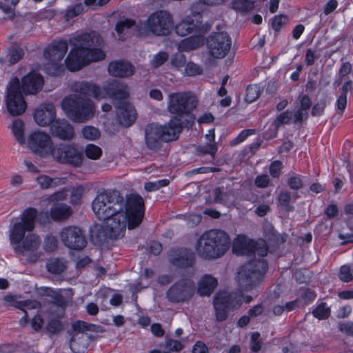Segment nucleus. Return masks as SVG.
<instances>
[{
    "mask_svg": "<svg viewBox=\"0 0 353 353\" xmlns=\"http://www.w3.org/2000/svg\"><path fill=\"white\" fill-rule=\"evenodd\" d=\"M92 208L99 220L106 222L105 229H101V243L105 236L111 239L123 236L126 226L129 229L138 227L145 214V203L141 196L131 194L125 202L117 190L98 192Z\"/></svg>",
    "mask_w": 353,
    "mask_h": 353,
    "instance_id": "1",
    "label": "nucleus"
},
{
    "mask_svg": "<svg viewBox=\"0 0 353 353\" xmlns=\"http://www.w3.org/2000/svg\"><path fill=\"white\" fill-rule=\"evenodd\" d=\"M103 43L102 37L94 31L70 39L72 48L65 59L67 68L70 71H77L90 62L104 59L105 54L101 49Z\"/></svg>",
    "mask_w": 353,
    "mask_h": 353,
    "instance_id": "2",
    "label": "nucleus"
},
{
    "mask_svg": "<svg viewBox=\"0 0 353 353\" xmlns=\"http://www.w3.org/2000/svg\"><path fill=\"white\" fill-rule=\"evenodd\" d=\"M230 236L225 231L213 229L200 236L195 250L200 258L211 261L222 257L230 249Z\"/></svg>",
    "mask_w": 353,
    "mask_h": 353,
    "instance_id": "3",
    "label": "nucleus"
},
{
    "mask_svg": "<svg viewBox=\"0 0 353 353\" xmlns=\"http://www.w3.org/2000/svg\"><path fill=\"white\" fill-rule=\"evenodd\" d=\"M183 130L181 120L176 117L171 118L165 125L150 123L145 128V143L154 152L159 151L163 142L176 140Z\"/></svg>",
    "mask_w": 353,
    "mask_h": 353,
    "instance_id": "4",
    "label": "nucleus"
},
{
    "mask_svg": "<svg viewBox=\"0 0 353 353\" xmlns=\"http://www.w3.org/2000/svg\"><path fill=\"white\" fill-rule=\"evenodd\" d=\"M61 106L69 119L76 123H85L94 114V105L88 97H82L77 94L65 97Z\"/></svg>",
    "mask_w": 353,
    "mask_h": 353,
    "instance_id": "5",
    "label": "nucleus"
},
{
    "mask_svg": "<svg viewBox=\"0 0 353 353\" xmlns=\"http://www.w3.org/2000/svg\"><path fill=\"white\" fill-rule=\"evenodd\" d=\"M171 27V16L167 12L161 10L152 13L146 21H139L136 33L143 37L151 34L163 36L169 34Z\"/></svg>",
    "mask_w": 353,
    "mask_h": 353,
    "instance_id": "6",
    "label": "nucleus"
},
{
    "mask_svg": "<svg viewBox=\"0 0 353 353\" xmlns=\"http://www.w3.org/2000/svg\"><path fill=\"white\" fill-rule=\"evenodd\" d=\"M268 265L263 259H254L243 265L239 272V282L243 290L249 291L263 281Z\"/></svg>",
    "mask_w": 353,
    "mask_h": 353,
    "instance_id": "7",
    "label": "nucleus"
},
{
    "mask_svg": "<svg viewBox=\"0 0 353 353\" xmlns=\"http://www.w3.org/2000/svg\"><path fill=\"white\" fill-rule=\"evenodd\" d=\"M197 105V99L195 95L190 92H176L169 94L168 105V111L176 114L178 119L186 116L190 117L188 123H192L194 118L190 115L191 112Z\"/></svg>",
    "mask_w": 353,
    "mask_h": 353,
    "instance_id": "8",
    "label": "nucleus"
},
{
    "mask_svg": "<svg viewBox=\"0 0 353 353\" xmlns=\"http://www.w3.org/2000/svg\"><path fill=\"white\" fill-rule=\"evenodd\" d=\"M6 108L9 114L13 117L25 112L27 104L23 97L19 79L13 78L8 83L6 97Z\"/></svg>",
    "mask_w": 353,
    "mask_h": 353,
    "instance_id": "9",
    "label": "nucleus"
},
{
    "mask_svg": "<svg viewBox=\"0 0 353 353\" xmlns=\"http://www.w3.org/2000/svg\"><path fill=\"white\" fill-rule=\"evenodd\" d=\"M52 156L59 163L80 167L83 162V150L74 145L60 143L52 150Z\"/></svg>",
    "mask_w": 353,
    "mask_h": 353,
    "instance_id": "10",
    "label": "nucleus"
},
{
    "mask_svg": "<svg viewBox=\"0 0 353 353\" xmlns=\"http://www.w3.org/2000/svg\"><path fill=\"white\" fill-rule=\"evenodd\" d=\"M37 216V210L34 208H29L24 210L21 214V221L16 223L10 231V240L12 248L25 238L26 232H31L34 230Z\"/></svg>",
    "mask_w": 353,
    "mask_h": 353,
    "instance_id": "11",
    "label": "nucleus"
},
{
    "mask_svg": "<svg viewBox=\"0 0 353 353\" xmlns=\"http://www.w3.org/2000/svg\"><path fill=\"white\" fill-rule=\"evenodd\" d=\"M195 285L189 279H182L174 283L168 290L166 296L172 303H183L190 299L194 294Z\"/></svg>",
    "mask_w": 353,
    "mask_h": 353,
    "instance_id": "12",
    "label": "nucleus"
},
{
    "mask_svg": "<svg viewBox=\"0 0 353 353\" xmlns=\"http://www.w3.org/2000/svg\"><path fill=\"white\" fill-rule=\"evenodd\" d=\"M232 40L226 32H214L207 39L209 52L214 58L225 57L231 49Z\"/></svg>",
    "mask_w": 353,
    "mask_h": 353,
    "instance_id": "13",
    "label": "nucleus"
},
{
    "mask_svg": "<svg viewBox=\"0 0 353 353\" xmlns=\"http://www.w3.org/2000/svg\"><path fill=\"white\" fill-rule=\"evenodd\" d=\"M41 244V239L39 236L34 234L27 235L20 243L13 247L15 253L19 256H26L27 260L33 263L37 261L41 253L39 248Z\"/></svg>",
    "mask_w": 353,
    "mask_h": 353,
    "instance_id": "14",
    "label": "nucleus"
},
{
    "mask_svg": "<svg viewBox=\"0 0 353 353\" xmlns=\"http://www.w3.org/2000/svg\"><path fill=\"white\" fill-rule=\"evenodd\" d=\"M63 244L70 250H81L87 245V239L82 230L77 226L64 227L60 232Z\"/></svg>",
    "mask_w": 353,
    "mask_h": 353,
    "instance_id": "15",
    "label": "nucleus"
},
{
    "mask_svg": "<svg viewBox=\"0 0 353 353\" xmlns=\"http://www.w3.org/2000/svg\"><path fill=\"white\" fill-rule=\"evenodd\" d=\"M232 251L236 255H245L248 257H252L255 255L263 257L268 254V249L264 241L257 242L250 241L248 243L242 241H236L234 242Z\"/></svg>",
    "mask_w": 353,
    "mask_h": 353,
    "instance_id": "16",
    "label": "nucleus"
},
{
    "mask_svg": "<svg viewBox=\"0 0 353 353\" xmlns=\"http://www.w3.org/2000/svg\"><path fill=\"white\" fill-rule=\"evenodd\" d=\"M30 149L41 157L52 153V141L49 134L41 131L30 134L28 139Z\"/></svg>",
    "mask_w": 353,
    "mask_h": 353,
    "instance_id": "17",
    "label": "nucleus"
},
{
    "mask_svg": "<svg viewBox=\"0 0 353 353\" xmlns=\"http://www.w3.org/2000/svg\"><path fill=\"white\" fill-rule=\"evenodd\" d=\"M195 254L185 248H172L168 252V261L179 268H191L195 263Z\"/></svg>",
    "mask_w": 353,
    "mask_h": 353,
    "instance_id": "18",
    "label": "nucleus"
},
{
    "mask_svg": "<svg viewBox=\"0 0 353 353\" xmlns=\"http://www.w3.org/2000/svg\"><path fill=\"white\" fill-rule=\"evenodd\" d=\"M101 90L104 98L108 97L118 102L128 99L130 95L128 85L119 80H112L105 83Z\"/></svg>",
    "mask_w": 353,
    "mask_h": 353,
    "instance_id": "19",
    "label": "nucleus"
},
{
    "mask_svg": "<svg viewBox=\"0 0 353 353\" xmlns=\"http://www.w3.org/2000/svg\"><path fill=\"white\" fill-rule=\"evenodd\" d=\"M99 328V327L96 325L88 323L81 321H77L73 323L72 324V330L71 332H68L69 334L71 336L70 339V347L72 351L74 353H83L84 347H79L77 342L78 334L85 333L87 331L98 332Z\"/></svg>",
    "mask_w": 353,
    "mask_h": 353,
    "instance_id": "20",
    "label": "nucleus"
},
{
    "mask_svg": "<svg viewBox=\"0 0 353 353\" xmlns=\"http://www.w3.org/2000/svg\"><path fill=\"white\" fill-rule=\"evenodd\" d=\"M201 13L193 11L185 19L177 24L175 27L176 33L180 36H185L193 32H197L202 24Z\"/></svg>",
    "mask_w": 353,
    "mask_h": 353,
    "instance_id": "21",
    "label": "nucleus"
},
{
    "mask_svg": "<svg viewBox=\"0 0 353 353\" xmlns=\"http://www.w3.org/2000/svg\"><path fill=\"white\" fill-rule=\"evenodd\" d=\"M117 114L119 123L125 127L132 125L137 119L134 107L127 101H119L116 105Z\"/></svg>",
    "mask_w": 353,
    "mask_h": 353,
    "instance_id": "22",
    "label": "nucleus"
},
{
    "mask_svg": "<svg viewBox=\"0 0 353 353\" xmlns=\"http://www.w3.org/2000/svg\"><path fill=\"white\" fill-rule=\"evenodd\" d=\"M50 132L53 137L64 141H70L74 137L73 126L65 119L54 120L50 125Z\"/></svg>",
    "mask_w": 353,
    "mask_h": 353,
    "instance_id": "23",
    "label": "nucleus"
},
{
    "mask_svg": "<svg viewBox=\"0 0 353 353\" xmlns=\"http://www.w3.org/2000/svg\"><path fill=\"white\" fill-rule=\"evenodd\" d=\"M68 49V42L65 40L54 41L44 51V57L52 63L61 61Z\"/></svg>",
    "mask_w": 353,
    "mask_h": 353,
    "instance_id": "24",
    "label": "nucleus"
},
{
    "mask_svg": "<svg viewBox=\"0 0 353 353\" xmlns=\"http://www.w3.org/2000/svg\"><path fill=\"white\" fill-rule=\"evenodd\" d=\"M72 90L74 94L79 96L83 95V97H93L97 99L104 98L103 92L101 88L94 83L86 81L75 82L72 85Z\"/></svg>",
    "mask_w": 353,
    "mask_h": 353,
    "instance_id": "25",
    "label": "nucleus"
},
{
    "mask_svg": "<svg viewBox=\"0 0 353 353\" xmlns=\"http://www.w3.org/2000/svg\"><path fill=\"white\" fill-rule=\"evenodd\" d=\"M43 83V77L39 73L32 72L22 79L21 88H22L25 94H33L42 89Z\"/></svg>",
    "mask_w": 353,
    "mask_h": 353,
    "instance_id": "26",
    "label": "nucleus"
},
{
    "mask_svg": "<svg viewBox=\"0 0 353 353\" xmlns=\"http://www.w3.org/2000/svg\"><path fill=\"white\" fill-rule=\"evenodd\" d=\"M56 111L52 103L41 105L39 108L35 110L34 119L36 123L41 126L51 125L55 120Z\"/></svg>",
    "mask_w": 353,
    "mask_h": 353,
    "instance_id": "27",
    "label": "nucleus"
},
{
    "mask_svg": "<svg viewBox=\"0 0 353 353\" xmlns=\"http://www.w3.org/2000/svg\"><path fill=\"white\" fill-rule=\"evenodd\" d=\"M135 68L125 60L114 61L108 65V72L111 76L127 78L134 74Z\"/></svg>",
    "mask_w": 353,
    "mask_h": 353,
    "instance_id": "28",
    "label": "nucleus"
},
{
    "mask_svg": "<svg viewBox=\"0 0 353 353\" xmlns=\"http://www.w3.org/2000/svg\"><path fill=\"white\" fill-rule=\"evenodd\" d=\"M216 296L230 310L239 309L243 300L242 292H220Z\"/></svg>",
    "mask_w": 353,
    "mask_h": 353,
    "instance_id": "29",
    "label": "nucleus"
},
{
    "mask_svg": "<svg viewBox=\"0 0 353 353\" xmlns=\"http://www.w3.org/2000/svg\"><path fill=\"white\" fill-rule=\"evenodd\" d=\"M73 210L66 203H57L50 208V214L52 219L57 222H64L72 216Z\"/></svg>",
    "mask_w": 353,
    "mask_h": 353,
    "instance_id": "30",
    "label": "nucleus"
},
{
    "mask_svg": "<svg viewBox=\"0 0 353 353\" xmlns=\"http://www.w3.org/2000/svg\"><path fill=\"white\" fill-rule=\"evenodd\" d=\"M138 23L130 19H125L117 22L115 26V31L117 32L119 39L121 41L125 40L129 33H132L137 37H143L136 33V28Z\"/></svg>",
    "mask_w": 353,
    "mask_h": 353,
    "instance_id": "31",
    "label": "nucleus"
},
{
    "mask_svg": "<svg viewBox=\"0 0 353 353\" xmlns=\"http://www.w3.org/2000/svg\"><path fill=\"white\" fill-rule=\"evenodd\" d=\"M203 37L200 35L191 36L182 39L178 45V49L180 52H190L203 46Z\"/></svg>",
    "mask_w": 353,
    "mask_h": 353,
    "instance_id": "32",
    "label": "nucleus"
},
{
    "mask_svg": "<svg viewBox=\"0 0 353 353\" xmlns=\"http://www.w3.org/2000/svg\"><path fill=\"white\" fill-rule=\"evenodd\" d=\"M217 280L210 275L204 276L199 283L197 292L200 296H210L217 286Z\"/></svg>",
    "mask_w": 353,
    "mask_h": 353,
    "instance_id": "33",
    "label": "nucleus"
},
{
    "mask_svg": "<svg viewBox=\"0 0 353 353\" xmlns=\"http://www.w3.org/2000/svg\"><path fill=\"white\" fill-rule=\"evenodd\" d=\"M67 268V261L63 258H52L46 263L48 271L53 274H60Z\"/></svg>",
    "mask_w": 353,
    "mask_h": 353,
    "instance_id": "34",
    "label": "nucleus"
},
{
    "mask_svg": "<svg viewBox=\"0 0 353 353\" xmlns=\"http://www.w3.org/2000/svg\"><path fill=\"white\" fill-rule=\"evenodd\" d=\"M292 112L288 110L285 111L277 116L272 123V125L274 126L273 134L268 136V138L272 139L276 137L279 127L281 125L288 124L292 119Z\"/></svg>",
    "mask_w": 353,
    "mask_h": 353,
    "instance_id": "35",
    "label": "nucleus"
},
{
    "mask_svg": "<svg viewBox=\"0 0 353 353\" xmlns=\"http://www.w3.org/2000/svg\"><path fill=\"white\" fill-rule=\"evenodd\" d=\"M214 307L216 320L220 322L226 321L228 317V312L230 310L216 296L214 299Z\"/></svg>",
    "mask_w": 353,
    "mask_h": 353,
    "instance_id": "36",
    "label": "nucleus"
},
{
    "mask_svg": "<svg viewBox=\"0 0 353 353\" xmlns=\"http://www.w3.org/2000/svg\"><path fill=\"white\" fill-rule=\"evenodd\" d=\"M214 199L216 203H226L231 196H234L232 190H226L223 186L216 188L212 192Z\"/></svg>",
    "mask_w": 353,
    "mask_h": 353,
    "instance_id": "37",
    "label": "nucleus"
},
{
    "mask_svg": "<svg viewBox=\"0 0 353 353\" xmlns=\"http://www.w3.org/2000/svg\"><path fill=\"white\" fill-rule=\"evenodd\" d=\"M312 313L319 320H325L330 317L331 310L325 302H321L313 309Z\"/></svg>",
    "mask_w": 353,
    "mask_h": 353,
    "instance_id": "38",
    "label": "nucleus"
},
{
    "mask_svg": "<svg viewBox=\"0 0 353 353\" xmlns=\"http://www.w3.org/2000/svg\"><path fill=\"white\" fill-rule=\"evenodd\" d=\"M12 131L19 144L25 143L24 123L21 119H16L12 123Z\"/></svg>",
    "mask_w": 353,
    "mask_h": 353,
    "instance_id": "39",
    "label": "nucleus"
},
{
    "mask_svg": "<svg viewBox=\"0 0 353 353\" xmlns=\"http://www.w3.org/2000/svg\"><path fill=\"white\" fill-rule=\"evenodd\" d=\"M262 88L257 84H251L247 87L245 101L251 103L255 101L261 95Z\"/></svg>",
    "mask_w": 353,
    "mask_h": 353,
    "instance_id": "40",
    "label": "nucleus"
},
{
    "mask_svg": "<svg viewBox=\"0 0 353 353\" xmlns=\"http://www.w3.org/2000/svg\"><path fill=\"white\" fill-rule=\"evenodd\" d=\"M292 194L288 191H281L279 194L278 201L281 207L286 212H292L294 208L290 205Z\"/></svg>",
    "mask_w": 353,
    "mask_h": 353,
    "instance_id": "41",
    "label": "nucleus"
},
{
    "mask_svg": "<svg viewBox=\"0 0 353 353\" xmlns=\"http://www.w3.org/2000/svg\"><path fill=\"white\" fill-rule=\"evenodd\" d=\"M254 0H234L233 8L237 11L245 12L253 9Z\"/></svg>",
    "mask_w": 353,
    "mask_h": 353,
    "instance_id": "42",
    "label": "nucleus"
},
{
    "mask_svg": "<svg viewBox=\"0 0 353 353\" xmlns=\"http://www.w3.org/2000/svg\"><path fill=\"white\" fill-rule=\"evenodd\" d=\"M48 290L49 292L47 294L52 299V304L62 308L66 307L68 303L67 300L61 294L54 291L52 289H48Z\"/></svg>",
    "mask_w": 353,
    "mask_h": 353,
    "instance_id": "43",
    "label": "nucleus"
},
{
    "mask_svg": "<svg viewBox=\"0 0 353 353\" xmlns=\"http://www.w3.org/2000/svg\"><path fill=\"white\" fill-rule=\"evenodd\" d=\"M288 185L294 190H300L303 186L301 176L296 173H292L287 181Z\"/></svg>",
    "mask_w": 353,
    "mask_h": 353,
    "instance_id": "44",
    "label": "nucleus"
},
{
    "mask_svg": "<svg viewBox=\"0 0 353 353\" xmlns=\"http://www.w3.org/2000/svg\"><path fill=\"white\" fill-rule=\"evenodd\" d=\"M85 152L86 157L90 159H99L102 155V150L97 145L89 144L86 146Z\"/></svg>",
    "mask_w": 353,
    "mask_h": 353,
    "instance_id": "45",
    "label": "nucleus"
},
{
    "mask_svg": "<svg viewBox=\"0 0 353 353\" xmlns=\"http://www.w3.org/2000/svg\"><path fill=\"white\" fill-rule=\"evenodd\" d=\"M84 138L89 140H95L100 137V131L93 126H85L82 130Z\"/></svg>",
    "mask_w": 353,
    "mask_h": 353,
    "instance_id": "46",
    "label": "nucleus"
},
{
    "mask_svg": "<svg viewBox=\"0 0 353 353\" xmlns=\"http://www.w3.org/2000/svg\"><path fill=\"white\" fill-rule=\"evenodd\" d=\"M83 6L81 3H77L68 8L65 14V18L67 21L79 15L83 11Z\"/></svg>",
    "mask_w": 353,
    "mask_h": 353,
    "instance_id": "47",
    "label": "nucleus"
},
{
    "mask_svg": "<svg viewBox=\"0 0 353 353\" xmlns=\"http://www.w3.org/2000/svg\"><path fill=\"white\" fill-rule=\"evenodd\" d=\"M57 246L58 239L56 236L50 234L46 237L43 244V248L46 252H53L57 248Z\"/></svg>",
    "mask_w": 353,
    "mask_h": 353,
    "instance_id": "48",
    "label": "nucleus"
},
{
    "mask_svg": "<svg viewBox=\"0 0 353 353\" xmlns=\"http://www.w3.org/2000/svg\"><path fill=\"white\" fill-rule=\"evenodd\" d=\"M196 150L201 154H210L212 159H214L217 151V146L216 143H209L198 146Z\"/></svg>",
    "mask_w": 353,
    "mask_h": 353,
    "instance_id": "49",
    "label": "nucleus"
},
{
    "mask_svg": "<svg viewBox=\"0 0 353 353\" xmlns=\"http://www.w3.org/2000/svg\"><path fill=\"white\" fill-rule=\"evenodd\" d=\"M23 55V50L21 48H14L10 50L7 57L8 58V61L11 65H13L17 63Z\"/></svg>",
    "mask_w": 353,
    "mask_h": 353,
    "instance_id": "50",
    "label": "nucleus"
},
{
    "mask_svg": "<svg viewBox=\"0 0 353 353\" xmlns=\"http://www.w3.org/2000/svg\"><path fill=\"white\" fill-rule=\"evenodd\" d=\"M261 347L262 342L260 339V334L259 332L252 333L250 339V350L254 352H258L261 350Z\"/></svg>",
    "mask_w": 353,
    "mask_h": 353,
    "instance_id": "51",
    "label": "nucleus"
},
{
    "mask_svg": "<svg viewBox=\"0 0 353 353\" xmlns=\"http://www.w3.org/2000/svg\"><path fill=\"white\" fill-rule=\"evenodd\" d=\"M186 57L181 52L176 53L171 59V63L173 66L180 68L186 65Z\"/></svg>",
    "mask_w": 353,
    "mask_h": 353,
    "instance_id": "52",
    "label": "nucleus"
},
{
    "mask_svg": "<svg viewBox=\"0 0 353 353\" xmlns=\"http://www.w3.org/2000/svg\"><path fill=\"white\" fill-rule=\"evenodd\" d=\"M288 17L285 15H278L274 17L272 22V28L276 31H279L283 26L288 22Z\"/></svg>",
    "mask_w": 353,
    "mask_h": 353,
    "instance_id": "53",
    "label": "nucleus"
},
{
    "mask_svg": "<svg viewBox=\"0 0 353 353\" xmlns=\"http://www.w3.org/2000/svg\"><path fill=\"white\" fill-rule=\"evenodd\" d=\"M84 191H85V189L81 185L77 186L76 188H73L72 192H71V196H70L71 203H72V204L78 203L80 201L81 198L84 193Z\"/></svg>",
    "mask_w": 353,
    "mask_h": 353,
    "instance_id": "54",
    "label": "nucleus"
},
{
    "mask_svg": "<svg viewBox=\"0 0 353 353\" xmlns=\"http://www.w3.org/2000/svg\"><path fill=\"white\" fill-rule=\"evenodd\" d=\"M47 330L51 334H57L63 330L61 321L57 319H51L48 325Z\"/></svg>",
    "mask_w": 353,
    "mask_h": 353,
    "instance_id": "55",
    "label": "nucleus"
},
{
    "mask_svg": "<svg viewBox=\"0 0 353 353\" xmlns=\"http://www.w3.org/2000/svg\"><path fill=\"white\" fill-rule=\"evenodd\" d=\"M165 346L170 351L176 352H180L183 348V345L179 341L172 339H169L165 341Z\"/></svg>",
    "mask_w": 353,
    "mask_h": 353,
    "instance_id": "56",
    "label": "nucleus"
},
{
    "mask_svg": "<svg viewBox=\"0 0 353 353\" xmlns=\"http://www.w3.org/2000/svg\"><path fill=\"white\" fill-rule=\"evenodd\" d=\"M326 107V101L325 99H321L318 101L312 108L311 114L313 117H320L321 116L325 110Z\"/></svg>",
    "mask_w": 353,
    "mask_h": 353,
    "instance_id": "57",
    "label": "nucleus"
},
{
    "mask_svg": "<svg viewBox=\"0 0 353 353\" xmlns=\"http://www.w3.org/2000/svg\"><path fill=\"white\" fill-rule=\"evenodd\" d=\"M168 59V54L165 52H160L157 54L152 59V65L154 68H159Z\"/></svg>",
    "mask_w": 353,
    "mask_h": 353,
    "instance_id": "58",
    "label": "nucleus"
},
{
    "mask_svg": "<svg viewBox=\"0 0 353 353\" xmlns=\"http://www.w3.org/2000/svg\"><path fill=\"white\" fill-rule=\"evenodd\" d=\"M339 276L341 281L346 283L353 280V276L350 272V268L347 265L341 266Z\"/></svg>",
    "mask_w": 353,
    "mask_h": 353,
    "instance_id": "59",
    "label": "nucleus"
},
{
    "mask_svg": "<svg viewBox=\"0 0 353 353\" xmlns=\"http://www.w3.org/2000/svg\"><path fill=\"white\" fill-rule=\"evenodd\" d=\"M319 57L320 54H316L315 49L308 48L305 53V63L307 66L312 65Z\"/></svg>",
    "mask_w": 353,
    "mask_h": 353,
    "instance_id": "60",
    "label": "nucleus"
},
{
    "mask_svg": "<svg viewBox=\"0 0 353 353\" xmlns=\"http://www.w3.org/2000/svg\"><path fill=\"white\" fill-rule=\"evenodd\" d=\"M185 72L188 76H194L200 74L202 72V69L198 65L189 62L185 65Z\"/></svg>",
    "mask_w": 353,
    "mask_h": 353,
    "instance_id": "61",
    "label": "nucleus"
},
{
    "mask_svg": "<svg viewBox=\"0 0 353 353\" xmlns=\"http://www.w3.org/2000/svg\"><path fill=\"white\" fill-rule=\"evenodd\" d=\"M265 237L269 241H276L277 239L278 234L275 231L272 224H267L263 228Z\"/></svg>",
    "mask_w": 353,
    "mask_h": 353,
    "instance_id": "62",
    "label": "nucleus"
},
{
    "mask_svg": "<svg viewBox=\"0 0 353 353\" xmlns=\"http://www.w3.org/2000/svg\"><path fill=\"white\" fill-rule=\"evenodd\" d=\"M308 118V112L303 110L298 109L294 115V123L295 124L301 125L306 121Z\"/></svg>",
    "mask_w": 353,
    "mask_h": 353,
    "instance_id": "63",
    "label": "nucleus"
},
{
    "mask_svg": "<svg viewBox=\"0 0 353 353\" xmlns=\"http://www.w3.org/2000/svg\"><path fill=\"white\" fill-rule=\"evenodd\" d=\"M316 297V294L311 289H305L301 294V299L303 300L305 304H308L313 301Z\"/></svg>",
    "mask_w": 353,
    "mask_h": 353,
    "instance_id": "64",
    "label": "nucleus"
}]
</instances>
